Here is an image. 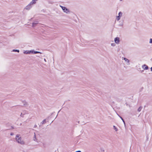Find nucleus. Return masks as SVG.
<instances>
[{
	"mask_svg": "<svg viewBox=\"0 0 152 152\" xmlns=\"http://www.w3.org/2000/svg\"><path fill=\"white\" fill-rule=\"evenodd\" d=\"M149 43L150 44H152V38H151L150 39Z\"/></svg>",
	"mask_w": 152,
	"mask_h": 152,
	"instance_id": "16",
	"label": "nucleus"
},
{
	"mask_svg": "<svg viewBox=\"0 0 152 152\" xmlns=\"http://www.w3.org/2000/svg\"><path fill=\"white\" fill-rule=\"evenodd\" d=\"M15 140L16 142L18 144L21 145H24L25 144L24 141L19 134H17L16 135Z\"/></svg>",
	"mask_w": 152,
	"mask_h": 152,
	"instance_id": "1",
	"label": "nucleus"
},
{
	"mask_svg": "<svg viewBox=\"0 0 152 152\" xmlns=\"http://www.w3.org/2000/svg\"><path fill=\"white\" fill-rule=\"evenodd\" d=\"M114 40L115 43L117 44H118L120 42V38L118 37L115 38Z\"/></svg>",
	"mask_w": 152,
	"mask_h": 152,
	"instance_id": "6",
	"label": "nucleus"
},
{
	"mask_svg": "<svg viewBox=\"0 0 152 152\" xmlns=\"http://www.w3.org/2000/svg\"><path fill=\"white\" fill-rule=\"evenodd\" d=\"M12 51L13 52H17L19 53V50H12Z\"/></svg>",
	"mask_w": 152,
	"mask_h": 152,
	"instance_id": "15",
	"label": "nucleus"
},
{
	"mask_svg": "<svg viewBox=\"0 0 152 152\" xmlns=\"http://www.w3.org/2000/svg\"><path fill=\"white\" fill-rule=\"evenodd\" d=\"M32 7V5L30 3L25 8V9L27 10H29Z\"/></svg>",
	"mask_w": 152,
	"mask_h": 152,
	"instance_id": "7",
	"label": "nucleus"
},
{
	"mask_svg": "<svg viewBox=\"0 0 152 152\" xmlns=\"http://www.w3.org/2000/svg\"><path fill=\"white\" fill-rule=\"evenodd\" d=\"M38 57H40V56H38Z\"/></svg>",
	"mask_w": 152,
	"mask_h": 152,
	"instance_id": "24",
	"label": "nucleus"
},
{
	"mask_svg": "<svg viewBox=\"0 0 152 152\" xmlns=\"http://www.w3.org/2000/svg\"><path fill=\"white\" fill-rule=\"evenodd\" d=\"M33 140L34 141H36L37 142H38V141L37 140V139L36 138V135L35 133H34V137H33Z\"/></svg>",
	"mask_w": 152,
	"mask_h": 152,
	"instance_id": "11",
	"label": "nucleus"
},
{
	"mask_svg": "<svg viewBox=\"0 0 152 152\" xmlns=\"http://www.w3.org/2000/svg\"><path fill=\"white\" fill-rule=\"evenodd\" d=\"M122 14L123 13L121 12H119L118 14V15L116 16V20L118 21H119L120 19L121 18L122 16Z\"/></svg>",
	"mask_w": 152,
	"mask_h": 152,
	"instance_id": "4",
	"label": "nucleus"
},
{
	"mask_svg": "<svg viewBox=\"0 0 152 152\" xmlns=\"http://www.w3.org/2000/svg\"><path fill=\"white\" fill-rule=\"evenodd\" d=\"M142 67L144 70H147L148 68V66L145 64L142 65Z\"/></svg>",
	"mask_w": 152,
	"mask_h": 152,
	"instance_id": "8",
	"label": "nucleus"
},
{
	"mask_svg": "<svg viewBox=\"0 0 152 152\" xmlns=\"http://www.w3.org/2000/svg\"><path fill=\"white\" fill-rule=\"evenodd\" d=\"M75 152H81V151H76Z\"/></svg>",
	"mask_w": 152,
	"mask_h": 152,
	"instance_id": "21",
	"label": "nucleus"
},
{
	"mask_svg": "<svg viewBox=\"0 0 152 152\" xmlns=\"http://www.w3.org/2000/svg\"><path fill=\"white\" fill-rule=\"evenodd\" d=\"M142 109V107H140L138 109V111L139 112H140Z\"/></svg>",
	"mask_w": 152,
	"mask_h": 152,
	"instance_id": "13",
	"label": "nucleus"
},
{
	"mask_svg": "<svg viewBox=\"0 0 152 152\" xmlns=\"http://www.w3.org/2000/svg\"><path fill=\"white\" fill-rule=\"evenodd\" d=\"M44 61L45 62H46V59L45 58H44Z\"/></svg>",
	"mask_w": 152,
	"mask_h": 152,
	"instance_id": "20",
	"label": "nucleus"
},
{
	"mask_svg": "<svg viewBox=\"0 0 152 152\" xmlns=\"http://www.w3.org/2000/svg\"><path fill=\"white\" fill-rule=\"evenodd\" d=\"M118 116L122 120H123V119L121 117V116H120L119 115H118Z\"/></svg>",
	"mask_w": 152,
	"mask_h": 152,
	"instance_id": "18",
	"label": "nucleus"
},
{
	"mask_svg": "<svg viewBox=\"0 0 152 152\" xmlns=\"http://www.w3.org/2000/svg\"><path fill=\"white\" fill-rule=\"evenodd\" d=\"M60 7H61L64 12L66 14H69L70 13V11L66 7L61 5H60Z\"/></svg>",
	"mask_w": 152,
	"mask_h": 152,
	"instance_id": "3",
	"label": "nucleus"
},
{
	"mask_svg": "<svg viewBox=\"0 0 152 152\" xmlns=\"http://www.w3.org/2000/svg\"><path fill=\"white\" fill-rule=\"evenodd\" d=\"M122 121H123V122H124V124H125V121H124V119H123V120H122Z\"/></svg>",
	"mask_w": 152,
	"mask_h": 152,
	"instance_id": "19",
	"label": "nucleus"
},
{
	"mask_svg": "<svg viewBox=\"0 0 152 152\" xmlns=\"http://www.w3.org/2000/svg\"><path fill=\"white\" fill-rule=\"evenodd\" d=\"M23 53L25 54H30L31 53L32 54H36V53H40L42 54V53L41 52L37 51H34V50H24L23 52Z\"/></svg>",
	"mask_w": 152,
	"mask_h": 152,
	"instance_id": "2",
	"label": "nucleus"
},
{
	"mask_svg": "<svg viewBox=\"0 0 152 152\" xmlns=\"http://www.w3.org/2000/svg\"><path fill=\"white\" fill-rule=\"evenodd\" d=\"M113 128L114 129L115 131L116 132L118 131L117 128L115 126H113Z\"/></svg>",
	"mask_w": 152,
	"mask_h": 152,
	"instance_id": "14",
	"label": "nucleus"
},
{
	"mask_svg": "<svg viewBox=\"0 0 152 152\" xmlns=\"http://www.w3.org/2000/svg\"><path fill=\"white\" fill-rule=\"evenodd\" d=\"M111 45L112 46H115V44L114 43H112L111 44Z\"/></svg>",
	"mask_w": 152,
	"mask_h": 152,
	"instance_id": "17",
	"label": "nucleus"
},
{
	"mask_svg": "<svg viewBox=\"0 0 152 152\" xmlns=\"http://www.w3.org/2000/svg\"><path fill=\"white\" fill-rule=\"evenodd\" d=\"M22 113H21V115H20V116H21V117H23V116H22Z\"/></svg>",
	"mask_w": 152,
	"mask_h": 152,
	"instance_id": "23",
	"label": "nucleus"
},
{
	"mask_svg": "<svg viewBox=\"0 0 152 152\" xmlns=\"http://www.w3.org/2000/svg\"><path fill=\"white\" fill-rule=\"evenodd\" d=\"M38 0H32L30 2V3L32 5L33 4H35L37 1Z\"/></svg>",
	"mask_w": 152,
	"mask_h": 152,
	"instance_id": "9",
	"label": "nucleus"
},
{
	"mask_svg": "<svg viewBox=\"0 0 152 152\" xmlns=\"http://www.w3.org/2000/svg\"><path fill=\"white\" fill-rule=\"evenodd\" d=\"M38 21H35L33 23L32 25V26L34 27L36 26V25L38 24Z\"/></svg>",
	"mask_w": 152,
	"mask_h": 152,
	"instance_id": "10",
	"label": "nucleus"
},
{
	"mask_svg": "<svg viewBox=\"0 0 152 152\" xmlns=\"http://www.w3.org/2000/svg\"><path fill=\"white\" fill-rule=\"evenodd\" d=\"M151 70L152 72V67L151 68Z\"/></svg>",
	"mask_w": 152,
	"mask_h": 152,
	"instance_id": "22",
	"label": "nucleus"
},
{
	"mask_svg": "<svg viewBox=\"0 0 152 152\" xmlns=\"http://www.w3.org/2000/svg\"><path fill=\"white\" fill-rule=\"evenodd\" d=\"M46 123V119H44L41 123L40 124H45Z\"/></svg>",
	"mask_w": 152,
	"mask_h": 152,
	"instance_id": "12",
	"label": "nucleus"
},
{
	"mask_svg": "<svg viewBox=\"0 0 152 152\" xmlns=\"http://www.w3.org/2000/svg\"><path fill=\"white\" fill-rule=\"evenodd\" d=\"M122 58L123 60H124L125 63L127 65H130V61L129 60L126 58Z\"/></svg>",
	"mask_w": 152,
	"mask_h": 152,
	"instance_id": "5",
	"label": "nucleus"
}]
</instances>
